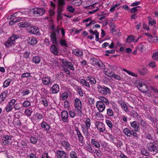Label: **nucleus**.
I'll use <instances>...</instances> for the list:
<instances>
[{"label":"nucleus","instance_id":"49","mask_svg":"<svg viewBox=\"0 0 158 158\" xmlns=\"http://www.w3.org/2000/svg\"><path fill=\"white\" fill-rule=\"evenodd\" d=\"M58 5L59 6H64L65 4V2L64 0H58Z\"/></svg>","mask_w":158,"mask_h":158},{"label":"nucleus","instance_id":"46","mask_svg":"<svg viewBox=\"0 0 158 158\" xmlns=\"http://www.w3.org/2000/svg\"><path fill=\"white\" fill-rule=\"evenodd\" d=\"M106 123L110 128L111 129L113 127V125L111 122L109 120H106Z\"/></svg>","mask_w":158,"mask_h":158},{"label":"nucleus","instance_id":"29","mask_svg":"<svg viewBox=\"0 0 158 158\" xmlns=\"http://www.w3.org/2000/svg\"><path fill=\"white\" fill-rule=\"evenodd\" d=\"M18 26L23 28L28 27L30 26V24L27 22H21L19 23Z\"/></svg>","mask_w":158,"mask_h":158},{"label":"nucleus","instance_id":"48","mask_svg":"<svg viewBox=\"0 0 158 158\" xmlns=\"http://www.w3.org/2000/svg\"><path fill=\"white\" fill-rule=\"evenodd\" d=\"M70 158H77V155L74 151H72L69 155Z\"/></svg>","mask_w":158,"mask_h":158},{"label":"nucleus","instance_id":"6","mask_svg":"<svg viewBox=\"0 0 158 158\" xmlns=\"http://www.w3.org/2000/svg\"><path fill=\"white\" fill-rule=\"evenodd\" d=\"M131 81L137 87L140 88L144 87V88H146L147 89V86L143 83L140 80L135 78L133 80H131Z\"/></svg>","mask_w":158,"mask_h":158},{"label":"nucleus","instance_id":"20","mask_svg":"<svg viewBox=\"0 0 158 158\" xmlns=\"http://www.w3.org/2000/svg\"><path fill=\"white\" fill-rule=\"evenodd\" d=\"M27 40L28 43L32 45H34L37 43V40L34 37H28Z\"/></svg>","mask_w":158,"mask_h":158},{"label":"nucleus","instance_id":"57","mask_svg":"<svg viewBox=\"0 0 158 158\" xmlns=\"http://www.w3.org/2000/svg\"><path fill=\"white\" fill-rule=\"evenodd\" d=\"M145 136L146 138L150 140H153V138L152 135L149 133H147L145 134Z\"/></svg>","mask_w":158,"mask_h":158},{"label":"nucleus","instance_id":"1","mask_svg":"<svg viewBox=\"0 0 158 158\" xmlns=\"http://www.w3.org/2000/svg\"><path fill=\"white\" fill-rule=\"evenodd\" d=\"M19 37L18 35L13 34L4 43V44L6 48H9L15 44V40Z\"/></svg>","mask_w":158,"mask_h":158},{"label":"nucleus","instance_id":"8","mask_svg":"<svg viewBox=\"0 0 158 158\" xmlns=\"http://www.w3.org/2000/svg\"><path fill=\"white\" fill-rule=\"evenodd\" d=\"M56 155L57 158H68V155L63 151L57 150Z\"/></svg>","mask_w":158,"mask_h":158},{"label":"nucleus","instance_id":"53","mask_svg":"<svg viewBox=\"0 0 158 158\" xmlns=\"http://www.w3.org/2000/svg\"><path fill=\"white\" fill-rule=\"evenodd\" d=\"M148 65L149 67H152V68H154L156 67L155 62L153 61L149 62Z\"/></svg>","mask_w":158,"mask_h":158},{"label":"nucleus","instance_id":"44","mask_svg":"<svg viewBox=\"0 0 158 158\" xmlns=\"http://www.w3.org/2000/svg\"><path fill=\"white\" fill-rule=\"evenodd\" d=\"M106 114L112 117L114 115V113L112 110L110 109H107Z\"/></svg>","mask_w":158,"mask_h":158},{"label":"nucleus","instance_id":"62","mask_svg":"<svg viewBox=\"0 0 158 158\" xmlns=\"http://www.w3.org/2000/svg\"><path fill=\"white\" fill-rule=\"evenodd\" d=\"M12 20L13 22L15 23L16 22L20 21H21V19L19 18V17H15L13 18Z\"/></svg>","mask_w":158,"mask_h":158},{"label":"nucleus","instance_id":"52","mask_svg":"<svg viewBox=\"0 0 158 158\" xmlns=\"http://www.w3.org/2000/svg\"><path fill=\"white\" fill-rule=\"evenodd\" d=\"M141 152L143 155H144L145 156H148L149 154L148 151L147 149L143 150L141 151Z\"/></svg>","mask_w":158,"mask_h":158},{"label":"nucleus","instance_id":"19","mask_svg":"<svg viewBox=\"0 0 158 158\" xmlns=\"http://www.w3.org/2000/svg\"><path fill=\"white\" fill-rule=\"evenodd\" d=\"M50 51L54 55H58V48L57 46L54 44L52 45L50 47Z\"/></svg>","mask_w":158,"mask_h":158},{"label":"nucleus","instance_id":"18","mask_svg":"<svg viewBox=\"0 0 158 158\" xmlns=\"http://www.w3.org/2000/svg\"><path fill=\"white\" fill-rule=\"evenodd\" d=\"M64 6H59L58 8L57 12V19L58 20H60L63 18V16L62 14V12L64 10Z\"/></svg>","mask_w":158,"mask_h":158},{"label":"nucleus","instance_id":"2","mask_svg":"<svg viewBox=\"0 0 158 158\" xmlns=\"http://www.w3.org/2000/svg\"><path fill=\"white\" fill-rule=\"evenodd\" d=\"M157 145L156 143L155 144L154 141L150 142L147 143V148L149 151L156 153L158 152V145Z\"/></svg>","mask_w":158,"mask_h":158},{"label":"nucleus","instance_id":"59","mask_svg":"<svg viewBox=\"0 0 158 158\" xmlns=\"http://www.w3.org/2000/svg\"><path fill=\"white\" fill-rule=\"evenodd\" d=\"M66 67H67L69 69L72 70L74 71L75 70L74 67L73 66L72 63L70 62H69V63L68 65H67Z\"/></svg>","mask_w":158,"mask_h":158},{"label":"nucleus","instance_id":"13","mask_svg":"<svg viewBox=\"0 0 158 158\" xmlns=\"http://www.w3.org/2000/svg\"><path fill=\"white\" fill-rule=\"evenodd\" d=\"M75 130L76 131L77 134L78 138L79 141L82 144H83L84 137L82 135L78 127H75Z\"/></svg>","mask_w":158,"mask_h":158},{"label":"nucleus","instance_id":"9","mask_svg":"<svg viewBox=\"0 0 158 158\" xmlns=\"http://www.w3.org/2000/svg\"><path fill=\"white\" fill-rule=\"evenodd\" d=\"M96 106L98 110L101 112L103 111L105 108V106L104 104L102 101H100L96 102Z\"/></svg>","mask_w":158,"mask_h":158},{"label":"nucleus","instance_id":"23","mask_svg":"<svg viewBox=\"0 0 158 158\" xmlns=\"http://www.w3.org/2000/svg\"><path fill=\"white\" fill-rule=\"evenodd\" d=\"M135 132L134 130H131V131H130L129 130V137L132 136L135 138H136L137 139L139 138V134H137L136 132Z\"/></svg>","mask_w":158,"mask_h":158},{"label":"nucleus","instance_id":"43","mask_svg":"<svg viewBox=\"0 0 158 158\" xmlns=\"http://www.w3.org/2000/svg\"><path fill=\"white\" fill-rule=\"evenodd\" d=\"M37 139L36 137L34 136H31L30 138L31 142L34 144H35L37 142Z\"/></svg>","mask_w":158,"mask_h":158},{"label":"nucleus","instance_id":"5","mask_svg":"<svg viewBox=\"0 0 158 158\" xmlns=\"http://www.w3.org/2000/svg\"><path fill=\"white\" fill-rule=\"evenodd\" d=\"M98 89L99 93L102 94L106 95L107 94L110 93V89L108 87L104 85L98 86Z\"/></svg>","mask_w":158,"mask_h":158},{"label":"nucleus","instance_id":"10","mask_svg":"<svg viewBox=\"0 0 158 158\" xmlns=\"http://www.w3.org/2000/svg\"><path fill=\"white\" fill-rule=\"evenodd\" d=\"M131 126L132 127L135 132H139L140 131V128L139 127V123L137 122L134 121L132 122H130Z\"/></svg>","mask_w":158,"mask_h":158},{"label":"nucleus","instance_id":"42","mask_svg":"<svg viewBox=\"0 0 158 158\" xmlns=\"http://www.w3.org/2000/svg\"><path fill=\"white\" fill-rule=\"evenodd\" d=\"M60 43L62 46H64L66 47H67L68 46L66 41L64 39L60 40Z\"/></svg>","mask_w":158,"mask_h":158},{"label":"nucleus","instance_id":"33","mask_svg":"<svg viewBox=\"0 0 158 158\" xmlns=\"http://www.w3.org/2000/svg\"><path fill=\"white\" fill-rule=\"evenodd\" d=\"M91 143L92 144L94 145V146L97 148H100V147L99 143L98 142L95 141L94 139H91Z\"/></svg>","mask_w":158,"mask_h":158},{"label":"nucleus","instance_id":"17","mask_svg":"<svg viewBox=\"0 0 158 158\" xmlns=\"http://www.w3.org/2000/svg\"><path fill=\"white\" fill-rule=\"evenodd\" d=\"M50 33L51 34L50 37L51 41L53 44L57 45L58 43H57V37L55 32H50Z\"/></svg>","mask_w":158,"mask_h":158},{"label":"nucleus","instance_id":"22","mask_svg":"<svg viewBox=\"0 0 158 158\" xmlns=\"http://www.w3.org/2000/svg\"><path fill=\"white\" fill-rule=\"evenodd\" d=\"M50 90H52V93L56 94L59 91V86L56 84H55L51 87Z\"/></svg>","mask_w":158,"mask_h":158},{"label":"nucleus","instance_id":"41","mask_svg":"<svg viewBox=\"0 0 158 158\" xmlns=\"http://www.w3.org/2000/svg\"><path fill=\"white\" fill-rule=\"evenodd\" d=\"M69 94V92H64L62 94L61 97L63 100L67 99V98H68Z\"/></svg>","mask_w":158,"mask_h":158},{"label":"nucleus","instance_id":"63","mask_svg":"<svg viewBox=\"0 0 158 158\" xmlns=\"http://www.w3.org/2000/svg\"><path fill=\"white\" fill-rule=\"evenodd\" d=\"M88 101L89 104L91 105L93 104L94 103V99L93 98H89L88 99Z\"/></svg>","mask_w":158,"mask_h":158},{"label":"nucleus","instance_id":"21","mask_svg":"<svg viewBox=\"0 0 158 158\" xmlns=\"http://www.w3.org/2000/svg\"><path fill=\"white\" fill-rule=\"evenodd\" d=\"M8 91L6 90L3 92L0 95V103H2L5 99L7 95Z\"/></svg>","mask_w":158,"mask_h":158},{"label":"nucleus","instance_id":"39","mask_svg":"<svg viewBox=\"0 0 158 158\" xmlns=\"http://www.w3.org/2000/svg\"><path fill=\"white\" fill-rule=\"evenodd\" d=\"M148 18L150 19L148 20V24L151 26H154L156 24V21L155 20L153 19L152 21H151L152 18L150 16H149L148 17Z\"/></svg>","mask_w":158,"mask_h":158},{"label":"nucleus","instance_id":"51","mask_svg":"<svg viewBox=\"0 0 158 158\" xmlns=\"http://www.w3.org/2000/svg\"><path fill=\"white\" fill-rule=\"evenodd\" d=\"M85 126L90 127L91 125L90 119L89 118H87L85 121Z\"/></svg>","mask_w":158,"mask_h":158},{"label":"nucleus","instance_id":"24","mask_svg":"<svg viewBox=\"0 0 158 158\" xmlns=\"http://www.w3.org/2000/svg\"><path fill=\"white\" fill-rule=\"evenodd\" d=\"M90 127L85 126L84 127L83 125L81 127L82 131L83 133L88 136L89 134V130L90 129Z\"/></svg>","mask_w":158,"mask_h":158},{"label":"nucleus","instance_id":"35","mask_svg":"<svg viewBox=\"0 0 158 158\" xmlns=\"http://www.w3.org/2000/svg\"><path fill=\"white\" fill-rule=\"evenodd\" d=\"M81 84L85 86L88 87H90V86L89 82H88L85 80L82 79L80 80Z\"/></svg>","mask_w":158,"mask_h":158},{"label":"nucleus","instance_id":"38","mask_svg":"<svg viewBox=\"0 0 158 158\" xmlns=\"http://www.w3.org/2000/svg\"><path fill=\"white\" fill-rule=\"evenodd\" d=\"M73 53L76 55L77 56H81L83 55V52L82 51L79 50L78 49H76L75 51L73 52Z\"/></svg>","mask_w":158,"mask_h":158},{"label":"nucleus","instance_id":"4","mask_svg":"<svg viewBox=\"0 0 158 158\" xmlns=\"http://www.w3.org/2000/svg\"><path fill=\"white\" fill-rule=\"evenodd\" d=\"M90 62L92 65H97L102 69L105 67V65L102 62V61L95 58H92L90 59Z\"/></svg>","mask_w":158,"mask_h":158},{"label":"nucleus","instance_id":"61","mask_svg":"<svg viewBox=\"0 0 158 158\" xmlns=\"http://www.w3.org/2000/svg\"><path fill=\"white\" fill-rule=\"evenodd\" d=\"M67 9L70 12L73 13L75 10V9L73 8V7L71 6H68L67 8Z\"/></svg>","mask_w":158,"mask_h":158},{"label":"nucleus","instance_id":"26","mask_svg":"<svg viewBox=\"0 0 158 158\" xmlns=\"http://www.w3.org/2000/svg\"><path fill=\"white\" fill-rule=\"evenodd\" d=\"M87 81H89L91 84H95L96 83V80L93 77L88 76L86 77Z\"/></svg>","mask_w":158,"mask_h":158},{"label":"nucleus","instance_id":"56","mask_svg":"<svg viewBox=\"0 0 158 158\" xmlns=\"http://www.w3.org/2000/svg\"><path fill=\"white\" fill-rule=\"evenodd\" d=\"M26 115L28 116H30L31 115L32 111L31 110L29 109H26L25 112Z\"/></svg>","mask_w":158,"mask_h":158},{"label":"nucleus","instance_id":"15","mask_svg":"<svg viewBox=\"0 0 158 158\" xmlns=\"http://www.w3.org/2000/svg\"><path fill=\"white\" fill-rule=\"evenodd\" d=\"M32 11L34 14H38L39 15H41L45 13V10L43 8H36L32 9Z\"/></svg>","mask_w":158,"mask_h":158},{"label":"nucleus","instance_id":"64","mask_svg":"<svg viewBox=\"0 0 158 158\" xmlns=\"http://www.w3.org/2000/svg\"><path fill=\"white\" fill-rule=\"evenodd\" d=\"M42 103L46 107H47L48 106V102L46 99L45 98H44L42 101Z\"/></svg>","mask_w":158,"mask_h":158},{"label":"nucleus","instance_id":"27","mask_svg":"<svg viewBox=\"0 0 158 158\" xmlns=\"http://www.w3.org/2000/svg\"><path fill=\"white\" fill-rule=\"evenodd\" d=\"M39 31L38 27H31L30 28V31L33 34H36Z\"/></svg>","mask_w":158,"mask_h":158},{"label":"nucleus","instance_id":"3","mask_svg":"<svg viewBox=\"0 0 158 158\" xmlns=\"http://www.w3.org/2000/svg\"><path fill=\"white\" fill-rule=\"evenodd\" d=\"M74 106L76 111L81 114L82 106L81 101L79 99L77 98L74 100Z\"/></svg>","mask_w":158,"mask_h":158},{"label":"nucleus","instance_id":"54","mask_svg":"<svg viewBox=\"0 0 158 158\" xmlns=\"http://www.w3.org/2000/svg\"><path fill=\"white\" fill-rule=\"evenodd\" d=\"M140 7L139 6H138L135 7H134L132 8L130 10V12L131 13H135V12H136L138 10L137 8Z\"/></svg>","mask_w":158,"mask_h":158},{"label":"nucleus","instance_id":"11","mask_svg":"<svg viewBox=\"0 0 158 158\" xmlns=\"http://www.w3.org/2000/svg\"><path fill=\"white\" fill-rule=\"evenodd\" d=\"M140 123L141 127V130L145 134L146 133L147 127L149 126L143 120H141Z\"/></svg>","mask_w":158,"mask_h":158},{"label":"nucleus","instance_id":"37","mask_svg":"<svg viewBox=\"0 0 158 158\" xmlns=\"http://www.w3.org/2000/svg\"><path fill=\"white\" fill-rule=\"evenodd\" d=\"M147 72V69L146 68H143V69H139L138 72L141 75H145Z\"/></svg>","mask_w":158,"mask_h":158},{"label":"nucleus","instance_id":"30","mask_svg":"<svg viewBox=\"0 0 158 158\" xmlns=\"http://www.w3.org/2000/svg\"><path fill=\"white\" fill-rule=\"evenodd\" d=\"M11 81V79L10 78L6 79L3 82V87L4 88H5L9 86L10 85Z\"/></svg>","mask_w":158,"mask_h":158},{"label":"nucleus","instance_id":"28","mask_svg":"<svg viewBox=\"0 0 158 158\" xmlns=\"http://www.w3.org/2000/svg\"><path fill=\"white\" fill-rule=\"evenodd\" d=\"M42 128H44L46 130H48L50 129V127L48 124L45 122L43 121L41 123Z\"/></svg>","mask_w":158,"mask_h":158},{"label":"nucleus","instance_id":"50","mask_svg":"<svg viewBox=\"0 0 158 158\" xmlns=\"http://www.w3.org/2000/svg\"><path fill=\"white\" fill-rule=\"evenodd\" d=\"M30 76L31 77L30 73H26L22 74L21 75V78H23L25 77L28 78Z\"/></svg>","mask_w":158,"mask_h":158},{"label":"nucleus","instance_id":"31","mask_svg":"<svg viewBox=\"0 0 158 158\" xmlns=\"http://www.w3.org/2000/svg\"><path fill=\"white\" fill-rule=\"evenodd\" d=\"M32 60L35 64H39L41 60V58L40 56H35L33 57Z\"/></svg>","mask_w":158,"mask_h":158},{"label":"nucleus","instance_id":"36","mask_svg":"<svg viewBox=\"0 0 158 158\" xmlns=\"http://www.w3.org/2000/svg\"><path fill=\"white\" fill-rule=\"evenodd\" d=\"M137 40H136L135 37L133 35H129V44L131 42L136 43Z\"/></svg>","mask_w":158,"mask_h":158},{"label":"nucleus","instance_id":"16","mask_svg":"<svg viewBox=\"0 0 158 158\" xmlns=\"http://www.w3.org/2000/svg\"><path fill=\"white\" fill-rule=\"evenodd\" d=\"M60 145L64 147L67 151H69L71 149L70 145L65 140L62 141Z\"/></svg>","mask_w":158,"mask_h":158},{"label":"nucleus","instance_id":"58","mask_svg":"<svg viewBox=\"0 0 158 158\" xmlns=\"http://www.w3.org/2000/svg\"><path fill=\"white\" fill-rule=\"evenodd\" d=\"M31 103L30 102L27 101L24 102L23 104V106L27 107L29 106L30 105Z\"/></svg>","mask_w":158,"mask_h":158},{"label":"nucleus","instance_id":"55","mask_svg":"<svg viewBox=\"0 0 158 158\" xmlns=\"http://www.w3.org/2000/svg\"><path fill=\"white\" fill-rule=\"evenodd\" d=\"M138 113L135 111L132 110L131 111L130 113H129V115L130 116H132L134 117H135Z\"/></svg>","mask_w":158,"mask_h":158},{"label":"nucleus","instance_id":"32","mask_svg":"<svg viewBox=\"0 0 158 158\" xmlns=\"http://www.w3.org/2000/svg\"><path fill=\"white\" fill-rule=\"evenodd\" d=\"M101 101H102L103 103H104L106 105H108L110 102L107 99L101 96L99 98Z\"/></svg>","mask_w":158,"mask_h":158},{"label":"nucleus","instance_id":"7","mask_svg":"<svg viewBox=\"0 0 158 158\" xmlns=\"http://www.w3.org/2000/svg\"><path fill=\"white\" fill-rule=\"evenodd\" d=\"M95 125L98 131L100 132H103L105 131V125L103 123L100 121L96 122L95 123Z\"/></svg>","mask_w":158,"mask_h":158},{"label":"nucleus","instance_id":"47","mask_svg":"<svg viewBox=\"0 0 158 158\" xmlns=\"http://www.w3.org/2000/svg\"><path fill=\"white\" fill-rule=\"evenodd\" d=\"M152 57L154 60H158V52L153 53Z\"/></svg>","mask_w":158,"mask_h":158},{"label":"nucleus","instance_id":"25","mask_svg":"<svg viewBox=\"0 0 158 158\" xmlns=\"http://www.w3.org/2000/svg\"><path fill=\"white\" fill-rule=\"evenodd\" d=\"M146 43L145 42H142L136 48L142 52L143 50L145 48Z\"/></svg>","mask_w":158,"mask_h":158},{"label":"nucleus","instance_id":"34","mask_svg":"<svg viewBox=\"0 0 158 158\" xmlns=\"http://www.w3.org/2000/svg\"><path fill=\"white\" fill-rule=\"evenodd\" d=\"M42 82L45 85H47L50 83V79L48 77H44L42 78Z\"/></svg>","mask_w":158,"mask_h":158},{"label":"nucleus","instance_id":"40","mask_svg":"<svg viewBox=\"0 0 158 158\" xmlns=\"http://www.w3.org/2000/svg\"><path fill=\"white\" fill-rule=\"evenodd\" d=\"M73 2L75 6H78L82 3V1L81 0H74Z\"/></svg>","mask_w":158,"mask_h":158},{"label":"nucleus","instance_id":"45","mask_svg":"<svg viewBox=\"0 0 158 158\" xmlns=\"http://www.w3.org/2000/svg\"><path fill=\"white\" fill-rule=\"evenodd\" d=\"M87 150L91 153L94 152V150L93 149L91 145L89 144L87 145Z\"/></svg>","mask_w":158,"mask_h":158},{"label":"nucleus","instance_id":"14","mask_svg":"<svg viewBox=\"0 0 158 158\" xmlns=\"http://www.w3.org/2000/svg\"><path fill=\"white\" fill-rule=\"evenodd\" d=\"M61 117L62 120L63 122H68L69 114L67 111L66 110L63 111L61 113Z\"/></svg>","mask_w":158,"mask_h":158},{"label":"nucleus","instance_id":"60","mask_svg":"<svg viewBox=\"0 0 158 158\" xmlns=\"http://www.w3.org/2000/svg\"><path fill=\"white\" fill-rule=\"evenodd\" d=\"M77 92L79 94L80 96L82 97L83 95V94L82 92L81 88L79 87H78L77 89Z\"/></svg>","mask_w":158,"mask_h":158},{"label":"nucleus","instance_id":"12","mask_svg":"<svg viewBox=\"0 0 158 158\" xmlns=\"http://www.w3.org/2000/svg\"><path fill=\"white\" fill-rule=\"evenodd\" d=\"M16 101L15 99H13L8 103L6 107V109L7 112H9L12 110L13 107V106L15 104Z\"/></svg>","mask_w":158,"mask_h":158}]
</instances>
